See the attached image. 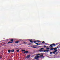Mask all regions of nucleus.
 I'll return each instance as SVG.
<instances>
[{"mask_svg":"<svg viewBox=\"0 0 60 60\" xmlns=\"http://www.w3.org/2000/svg\"><path fill=\"white\" fill-rule=\"evenodd\" d=\"M28 53V51H26L24 52V53H25V54Z\"/></svg>","mask_w":60,"mask_h":60,"instance_id":"obj_5","label":"nucleus"},{"mask_svg":"<svg viewBox=\"0 0 60 60\" xmlns=\"http://www.w3.org/2000/svg\"><path fill=\"white\" fill-rule=\"evenodd\" d=\"M8 53H10L11 52V50L9 49L8 50Z\"/></svg>","mask_w":60,"mask_h":60,"instance_id":"obj_7","label":"nucleus"},{"mask_svg":"<svg viewBox=\"0 0 60 60\" xmlns=\"http://www.w3.org/2000/svg\"><path fill=\"white\" fill-rule=\"evenodd\" d=\"M40 44H38V45H40Z\"/></svg>","mask_w":60,"mask_h":60,"instance_id":"obj_30","label":"nucleus"},{"mask_svg":"<svg viewBox=\"0 0 60 60\" xmlns=\"http://www.w3.org/2000/svg\"><path fill=\"white\" fill-rule=\"evenodd\" d=\"M16 51H17V52H19V49H18L17 50H16Z\"/></svg>","mask_w":60,"mask_h":60,"instance_id":"obj_24","label":"nucleus"},{"mask_svg":"<svg viewBox=\"0 0 60 60\" xmlns=\"http://www.w3.org/2000/svg\"><path fill=\"white\" fill-rule=\"evenodd\" d=\"M42 43H45V42L44 41H43L42 42Z\"/></svg>","mask_w":60,"mask_h":60,"instance_id":"obj_22","label":"nucleus"},{"mask_svg":"<svg viewBox=\"0 0 60 60\" xmlns=\"http://www.w3.org/2000/svg\"><path fill=\"white\" fill-rule=\"evenodd\" d=\"M44 48H46V46H45V45H44Z\"/></svg>","mask_w":60,"mask_h":60,"instance_id":"obj_25","label":"nucleus"},{"mask_svg":"<svg viewBox=\"0 0 60 60\" xmlns=\"http://www.w3.org/2000/svg\"><path fill=\"white\" fill-rule=\"evenodd\" d=\"M19 41H17L15 42V43H17V44H18V43H19Z\"/></svg>","mask_w":60,"mask_h":60,"instance_id":"obj_13","label":"nucleus"},{"mask_svg":"<svg viewBox=\"0 0 60 60\" xmlns=\"http://www.w3.org/2000/svg\"><path fill=\"white\" fill-rule=\"evenodd\" d=\"M35 46H37V45H35Z\"/></svg>","mask_w":60,"mask_h":60,"instance_id":"obj_35","label":"nucleus"},{"mask_svg":"<svg viewBox=\"0 0 60 60\" xmlns=\"http://www.w3.org/2000/svg\"><path fill=\"white\" fill-rule=\"evenodd\" d=\"M58 52H56V54H57V53H58Z\"/></svg>","mask_w":60,"mask_h":60,"instance_id":"obj_34","label":"nucleus"},{"mask_svg":"<svg viewBox=\"0 0 60 60\" xmlns=\"http://www.w3.org/2000/svg\"><path fill=\"white\" fill-rule=\"evenodd\" d=\"M23 50H22V51L23 52Z\"/></svg>","mask_w":60,"mask_h":60,"instance_id":"obj_31","label":"nucleus"},{"mask_svg":"<svg viewBox=\"0 0 60 60\" xmlns=\"http://www.w3.org/2000/svg\"><path fill=\"white\" fill-rule=\"evenodd\" d=\"M41 55V54L38 53L37 54V56H35L34 58V59H36V60H38V58L39 57V56H39V55Z\"/></svg>","mask_w":60,"mask_h":60,"instance_id":"obj_1","label":"nucleus"},{"mask_svg":"<svg viewBox=\"0 0 60 60\" xmlns=\"http://www.w3.org/2000/svg\"><path fill=\"white\" fill-rule=\"evenodd\" d=\"M57 48H58V47H57Z\"/></svg>","mask_w":60,"mask_h":60,"instance_id":"obj_36","label":"nucleus"},{"mask_svg":"<svg viewBox=\"0 0 60 60\" xmlns=\"http://www.w3.org/2000/svg\"><path fill=\"white\" fill-rule=\"evenodd\" d=\"M55 51H54V52H57V50L56 49L55 50H54Z\"/></svg>","mask_w":60,"mask_h":60,"instance_id":"obj_16","label":"nucleus"},{"mask_svg":"<svg viewBox=\"0 0 60 60\" xmlns=\"http://www.w3.org/2000/svg\"><path fill=\"white\" fill-rule=\"evenodd\" d=\"M34 42V43H36L37 42V41H33Z\"/></svg>","mask_w":60,"mask_h":60,"instance_id":"obj_21","label":"nucleus"},{"mask_svg":"<svg viewBox=\"0 0 60 60\" xmlns=\"http://www.w3.org/2000/svg\"><path fill=\"white\" fill-rule=\"evenodd\" d=\"M37 41H38V42H40V41L39 40H37Z\"/></svg>","mask_w":60,"mask_h":60,"instance_id":"obj_27","label":"nucleus"},{"mask_svg":"<svg viewBox=\"0 0 60 60\" xmlns=\"http://www.w3.org/2000/svg\"><path fill=\"white\" fill-rule=\"evenodd\" d=\"M23 51H25V50H23Z\"/></svg>","mask_w":60,"mask_h":60,"instance_id":"obj_32","label":"nucleus"},{"mask_svg":"<svg viewBox=\"0 0 60 60\" xmlns=\"http://www.w3.org/2000/svg\"><path fill=\"white\" fill-rule=\"evenodd\" d=\"M49 50L48 49L46 50H43V52H49Z\"/></svg>","mask_w":60,"mask_h":60,"instance_id":"obj_3","label":"nucleus"},{"mask_svg":"<svg viewBox=\"0 0 60 60\" xmlns=\"http://www.w3.org/2000/svg\"><path fill=\"white\" fill-rule=\"evenodd\" d=\"M42 57H43V58H44V57H45V56H43Z\"/></svg>","mask_w":60,"mask_h":60,"instance_id":"obj_29","label":"nucleus"},{"mask_svg":"<svg viewBox=\"0 0 60 60\" xmlns=\"http://www.w3.org/2000/svg\"><path fill=\"white\" fill-rule=\"evenodd\" d=\"M11 41L13 42V39H11Z\"/></svg>","mask_w":60,"mask_h":60,"instance_id":"obj_18","label":"nucleus"},{"mask_svg":"<svg viewBox=\"0 0 60 60\" xmlns=\"http://www.w3.org/2000/svg\"><path fill=\"white\" fill-rule=\"evenodd\" d=\"M30 55H28L26 57V58H27V59L29 58V57H30Z\"/></svg>","mask_w":60,"mask_h":60,"instance_id":"obj_4","label":"nucleus"},{"mask_svg":"<svg viewBox=\"0 0 60 60\" xmlns=\"http://www.w3.org/2000/svg\"><path fill=\"white\" fill-rule=\"evenodd\" d=\"M52 53H53V54H55V52L54 51H53V52H52Z\"/></svg>","mask_w":60,"mask_h":60,"instance_id":"obj_19","label":"nucleus"},{"mask_svg":"<svg viewBox=\"0 0 60 60\" xmlns=\"http://www.w3.org/2000/svg\"><path fill=\"white\" fill-rule=\"evenodd\" d=\"M46 49H49V48H46Z\"/></svg>","mask_w":60,"mask_h":60,"instance_id":"obj_26","label":"nucleus"},{"mask_svg":"<svg viewBox=\"0 0 60 60\" xmlns=\"http://www.w3.org/2000/svg\"><path fill=\"white\" fill-rule=\"evenodd\" d=\"M57 49V48H54V50H56V49Z\"/></svg>","mask_w":60,"mask_h":60,"instance_id":"obj_15","label":"nucleus"},{"mask_svg":"<svg viewBox=\"0 0 60 60\" xmlns=\"http://www.w3.org/2000/svg\"><path fill=\"white\" fill-rule=\"evenodd\" d=\"M43 49H45L44 48H41V49L39 50V51L40 52H43Z\"/></svg>","mask_w":60,"mask_h":60,"instance_id":"obj_2","label":"nucleus"},{"mask_svg":"<svg viewBox=\"0 0 60 60\" xmlns=\"http://www.w3.org/2000/svg\"><path fill=\"white\" fill-rule=\"evenodd\" d=\"M27 42H24L23 43H25L26 44H27V45H28V44H27Z\"/></svg>","mask_w":60,"mask_h":60,"instance_id":"obj_12","label":"nucleus"},{"mask_svg":"<svg viewBox=\"0 0 60 60\" xmlns=\"http://www.w3.org/2000/svg\"><path fill=\"white\" fill-rule=\"evenodd\" d=\"M30 42H31V43H33V41H32V40H30L29 41Z\"/></svg>","mask_w":60,"mask_h":60,"instance_id":"obj_11","label":"nucleus"},{"mask_svg":"<svg viewBox=\"0 0 60 60\" xmlns=\"http://www.w3.org/2000/svg\"><path fill=\"white\" fill-rule=\"evenodd\" d=\"M14 51V50H11V52H13Z\"/></svg>","mask_w":60,"mask_h":60,"instance_id":"obj_17","label":"nucleus"},{"mask_svg":"<svg viewBox=\"0 0 60 60\" xmlns=\"http://www.w3.org/2000/svg\"><path fill=\"white\" fill-rule=\"evenodd\" d=\"M12 43V42L11 41H9L7 43V44H9L10 43Z\"/></svg>","mask_w":60,"mask_h":60,"instance_id":"obj_8","label":"nucleus"},{"mask_svg":"<svg viewBox=\"0 0 60 60\" xmlns=\"http://www.w3.org/2000/svg\"><path fill=\"white\" fill-rule=\"evenodd\" d=\"M43 56V54H42L41 55H40L39 56V57H41V58L42 57V56Z\"/></svg>","mask_w":60,"mask_h":60,"instance_id":"obj_6","label":"nucleus"},{"mask_svg":"<svg viewBox=\"0 0 60 60\" xmlns=\"http://www.w3.org/2000/svg\"><path fill=\"white\" fill-rule=\"evenodd\" d=\"M50 55H52V52H50Z\"/></svg>","mask_w":60,"mask_h":60,"instance_id":"obj_23","label":"nucleus"},{"mask_svg":"<svg viewBox=\"0 0 60 60\" xmlns=\"http://www.w3.org/2000/svg\"><path fill=\"white\" fill-rule=\"evenodd\" d=\"M36 44L37 45H38L39 43H36Z\"/></svg>","mask_w":60,"mask_h":60,"instance_id":"obj_28","label":"nucleus"},{"mask_svg":"<svg viewBox=\"0 0 60 60\" xmlns=\"http://www.w3.org/2000/svg\"><path fill=\"white\" fill-rule=\"evenodd\" d=\"M32 48L34 49H35V48H37V47L33 46L32 47Z\"/></svg>","mask_w":60,"mask_h":60,"instance_id":"obj_14","label":"nucleus"},{"mask_svg":"<svg viewBox=\"0 0 60 60\" xmlns=\"http://www.w3.org/2000/svg\"><path fill=\"white\" fill-rule=\"evenodd\" d=\"M56 45H57V44H57V43H56Z\"/></svg>","mask_w":60,"mask_h":60,"instance_id":"obj_33","label":"nucleus"},{"mask_svg":"<svg viewBox=\"0 0 60 60\" xmlns=\"http://www.w3.org/2000/svg\"><path fill=\"white\" fill-rule=\"evenodd\" d=\"M51 45L54 46H56V44H55L54 43H53L52 44H51Z\"/></svg>","mask_w":60,"mask_h":60,"instance_id":"obj_9","label":"nucleus"},{"mask_svg":"<svg viewBox=\"0 0 60 60\" xmlns=\"http://www.w3.org/2000/svg\"><path fill=\"white\" fill-rule=\"evenodd\" d=\"M54 49V48L53 47H51L50 49V50H53Z\"/></svg>","mask_w":60,"mask_h":60,"instance_id":"obj_10","label":"nucleus"},{"mask_svg":"<svg viewBox=\"0 0 60 60\" xmlns=\"http://www.w3.org/2000/svg\"><path fill=\"white\" fill-rule=\"evenodd\" d=\"M49 47H53V45H50Z\"/></svg>","mask_w":60,"mask_h":60,"instance_id":"obj_20","label":"nucleus"}]
</instances>
